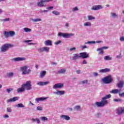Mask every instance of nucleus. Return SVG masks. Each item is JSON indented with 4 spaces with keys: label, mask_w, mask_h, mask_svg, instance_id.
<instances>
[{
    "label": "nucleus",
    "mask_w": 124,
    "mask_h": 124,
    "mask_svg": "<svg viewBox=\"0 0 124 124\" xmlns=\"http://www.w3.org/2000/svg\"><path fill=\"white\" fill-rule=\"evenodd\" d=\"M111 97V94H108L106 95L105 97L102 98L101 102H96L93 105V106L94 108L96 107H103L105 105L108 104V101L107 99H109Z\"/></svg>",
    "instance_id": "1"
},
{
    "label": "nucleus",
    "mask_w": 124,
    "mask_h": 124,
    "mask_svg": "<svg viewBox=\"0 0 124 124\" xmlns=\"http://www.w3.org/2000/svg\"><path fill=\"white\" fill-rule=\"evenodd\" d=\"M104 84H111L113 82V78L111 75L104 77L101 79Z\"/></svg>",
    "instance_id": "2"
},
{
    "label": "nucleus",
    "mask_w": 124,
    "mask_h": 124,
    "mask_svg": "<svg viewBox=\"0 0 124 124\" xmlns=\"http://www.w3.org/2000/svg\"><path fill=\"white\" fill-rule=\"evenodd\" d=\"M21 70H22V75H28L31 72V69H28V66L25 65L23 66V67H20Z\"/></svg>",
    "instance_id": "3"
},
{
    "label": "nucleus",
    "mask_w": 124,
    "mask_h": 124,
    "mask_svg": "<svg viewBox=\"0 0 124 124\" xmlns=\"http://www.w3.org/2000/svg\"><path fill=\"white\" fill-rule=\"evenodd\" d=\"M14 46L13 45H11L10 44H5L1 46V52H6V51H7L9 48H12V47H14Z\"/></svg>",
    "instance_id": "4"
},
{
    "label": "nucleus",
    "mask_w": 124,
    "mask_h": 124,
    "mask_svg": "<svg viewBox=\"0 0 124 124\" xmlns=\"http://www.w3.org/2000/svg\"><path fill=\"white\" fill-rule=\"evenodd\" d=\"M73 35H74L73 33H62V32H60L58 34V36H62L64 38H69L70 36H73Z\"/></svg>",
    "instance_id": "5"
},
{
    "label": "nucleus",
    "mask_w": 124,
    "mask_h": 124,
    "mask_svg": "<svg viewBox=\"0 0 124 124\" xmlns=\"http://www.w3.org/2000/svg\"><path fill=\"white\" fill-rule=\"evenodd\" d=\"M53 0H41V1L37 3V6L40 7H42L45 6L47 4L46 2H49V1H52Z\"/></svg>",
    "instance_id": "6"
},
{
    "label": "nucleus",
    "mask_w": 124,
    "mask_h": 124,
    "mask_svg": "<svg viewBox=\"0 0 124 124\" xmlns=\"http://www.w3.org/2000/svg\"><path fill=\"white\" fill-rule=\"evenodd\" d=\"M31 81H27L25 84H23L22 86L25 90H27V91H30L31 90Z\"/></svg>",
    "instance_id": "7"
},
{
    "label": "nucleus",
    "mask_w": 124,
    "mask_h": 124,
    "mask_svg": "<svg viewBox=\"0 0 124 124\" xmlns=\"http://www.w3.org/2000/svg\"><path fill=\"white\" fill-rule=\"evenodd\" d=\"M109 48L108 46H103L101 48H97L96 51L98 52V55H103L104 54V50H107Z\"/></svg>",
    "instance_id": "8"
},
{
    "label": "nucleus",
    "mask_w": 124,
    "mask_h": 124,
    "mask_svg": "<svg viewBox=\"0 0 124 124\" xmlns=\"http://www.w3.org/2000/svg\"><path fill=\"white\" fill-rule=\"evenodd\" d=\"M50 50V48L48 46L46 47H41L38 49V52L40 53H42L43 52H46V53H48Z\"/></svg>",
    "instance_id": "9"
},
{
    "label": "nucleus",
    "mask_w": 124,
    "mask_h": 124,
    "mask_svg": "<svg viewBox=\"0 0 124 124\" xmlns=\"http://www.w3.org/2000/svg\"><path fill=\"white\" fill-rule=\"evenodd\" d=\"M81 59L80 56V53H74L72 58V61H77Z\"/></svg>",
    "instance_id": "10"
},
{
    "label": "nucleus",
    "mask_w": 124,
    "mask_h": 124,
    "mask_svg": "<svg viewBox=\"0 0 124 124\" xmlns=\"http://www.w3.org/2000/svg\"><path fill=\"white\" fill-rule=\"evenodd\" d=\"M63 87V85L61 83H56L53 86L52 88L54 90L57 89H61V88Z\"/></svg>",
    "instance_id": "11"
},
{
    "label": "nucleus",
    "mask_w": 124,
    "mask_h": 124,
    "mask_svg": "<svg viewBox=\"0 0 124 124\" xmlns=\"http://www.w3.org/2000/svg\"><path fill=\"white\" fill-rule=\"evenodd\" d=\"M25 58L23 57H16L11 60L12 62H21L22 61H25Z\"/></svg>",
    "instance_id": "12"
},
{
    "label": "nucleus",
    "mask_w": 124,
    "mask_h": 124,
    "mask_svg": "<svg viewBox=\"0 0 124 124\" xmlns=\"http://www.w3.org/2000/svg\"><path fill=\"white\" fill-rule=\"evenodd\" d=\"M124 107L118 108L117 109V114L121 115H122V114H124Z\"/></svg>",
    "instance_id": "13"
},
{
    "label": "nucleus",
    "mask_w": 124,
    "mask_h": 124,
    "mask_svg": "<svg viewBox=\"0 0 124 124\" xmlns=\"http://www.w3.org/2000/svg\"><path fill=\"white\" fill-rule=\"evenodd\" d=\"M103 9V7L101 5H94L93 6L92 10H99L100 9Z\"/></svg>",
    "instance_id": "14"
},
{
    "label": "nucleus",
    "mask_w": 124,
    "mask_h": 124,
    "mask_svg": "<svg viewBox=\"0 0 124 124\" xmlns=\"http://www.w3.org/2000/svg\"><path fill=\"white\" fill-rule=\"evenodd\" d=\"M79 55L80 58H82V59H87L89 58V54H87V52H81L79 53Z\"/></svg>",
    "instance_id": "15"
},
{
    "label": "nucleus",
    "mask_w": 124,
    "mask_h": 124,
    "mask_svg": "<svg viewBox=\"0 0 124 124\" xmlns=\"http://www.w3.org/2000/svg\"><path fill=\"white\" fill-rule=\"evenodd\" d=\"M18 99H19V97H14L13 98L7 100L6 102L8 103L10 102H15V101H17Z\"/></svg>",
    "instance_id": "16"
},
{
    "label": "nucleus",
    "mask_w": 124,
    "mask_h": 124,
    "mask_svg": "<svg viewBox=\"0 0 124 124\" xmlns=\"http://www.w3.org/2000/svg\"><path fill=\"white\" fill-rule=\"evenodd\" d=\"M46 99H48V97H39L35 99L36 102L38 103L39 101H44V100H46Z\"/></svg>",
    "instance_id": "17"
},
{
    "label": "nucleus",
    "mask_w": 124,
    "mask_h": 124,
    "mask_svg": "<svg viewBox=\"0 0 124 124\" xmlns=\"http://www.w3.org/2000/svg\"><path fill=\"white\" fill-rule=\"evenodd\" d=\"M48 84H50V81H45V82H37V85H38V86H45L46 85H48Z\"/></svg>",
    "instance_id": "18"
},
{
    "label": "nucleus",
    "mask_w": 124,
    "mask_h": 124,
    "mask_svg": "<svg viewBox=\"0 0 124 124\" xmlns=\"http://www.w3.org/2000/svg\"><path fill=\"white\" fill-rule=\"evenodd\" d=\"M99 71L100 73H107V72H110V71H111V69L106 68L105 69H102Z\"/></svg>",
    "instance_id": "19"
},
{
    "label": "nucleus",
    "mask_w": 124,
    "mask_h": 124,
    "mask_svg": "<svg viewBox=\"0 0 124 124\" xmlns=\"http://www.w3.org/2000/svg\"><path fill=\"white\" fill-rule=\"evenodd\" d=\"M103 42L102 41H88L87 42H85V44H95V43H102Z\"/></svg>",
    "instance_id": "20"
},
{
    "label": "nucleus",
    "mask_w": 124,
    "mask_h": 124,
    "mask_svg": "<svg viewBox=\"0 0 124 124\" xmlns=\"http://www.w3.org/2000/svg\"><path fill=\"white\" fill-rule=\"evenodd\" d=\"M53 93H54V94H57V95H62L65 93V92L64 91H58L56 92H54Z\"/></svg>",
    "instance_id": "21"
},
{
    "label": "nucleus",
    "mask_w": 124,
    "mask_h": 124,
    "mask_svg": "<svg viewBox=\"0 0 124 124\" xmlns=\"http://www.w3.org/2000/svg\"><path fill=\"white\" fill-rule=\"evenodd\" d=\"M60 117L61 119H62V120H65V121H69V120H70V117L65 115H61Z\"/></svg>",
    "instance_id": "22"
},
{
    "label": "nucleus",
    "mask_w": 124,
    "mask_h": 124,
    "mask_svg": "<svg viewBox=\"0 0 124 124\" xmlns=\"http://www.w3.org/2000/svg\"><path fill=\"white\" fill-rule=\"evenodd\" d=\"M45 45H46V46H52V41L50 40L45 41Z\"/></svg>",
    "instance_id": "23"
},
{
    "label": "nucleus",
    "mask_w": 124,
    "mask_h": 124,
    "mask_svg": "<svg viewBox=\"0 0 124 124\" xmlns=\"http://www.w3.org/2000/svg\"><path fill=\"white\" fill-rule=\"evenodd\" d=\"M66 72V69L65 68L61 69L60 70L58 71V74H64Z\"/></svg>",
    "instance_id": "24"
},
{
    "label": "nucleus",
    "mask_w": 124,
    "mask_h": 124,
    "mask_svg": "<svg viewBox=\"0 0 124 124\" xmlns=\"http://www.w3.org/2000/svg\"><path fill=\"white\" fill-rule=\"evenodd\" d=\"M124 81H120L119 83H117V87L120 89H122L124 87Z\"/></svg>",
    "instance_id": "25"
},
{
    "label": "nucleus",
    "mask_w": 124,
    "mask_h": 124,
    "mask_svg": "<svg viewBox=\"0 0 124 124\" xmlns=\"http://www.w3.org/2000/svg\"><path fill=\"white\" fill-rule=\"evenodd\" d=\"M46 75V71H43L40 73L39 77L40 78H43Z\"/></svg>",
    "instance_id": "26"
},
{
    "label": "nucleus",
    "mask_w": 124,
    "mask_h": 124,
    "mask_svg": "<svg viewBox=\"0 0 124 124\" xmlns=\"http://www.w3.org/2000/svg\"><path fill=\"white\" fill-rule=\"evenodd\" d=\"M15 107H17V108H25V105L22 103H19L16 105H15Z\"/></svg>",
    "instance_id": "27"
},
{
    "label": "nucleus",
    "mask_w": 124,
    "mask_h": 124,
    "mask_svg": "<svg viewBox=\"0 0 124 124\" xmlns=\"http://www.w3.org/2000/svg\"><path fill=\"white\" fill-rule=\"evenodd\" d=\"M25 90V88L23 87V85H22L21 88L17 89L16 92H17V93H23V92H24Z\"/></svg>",
    "instance_id": "28"
},
{
    "label": "nucleus",
    "mask_w": 124,
    "mask_h": 124,
    "mask_svg": "<svg viewBox=\"0 0 124 124\" xmlns=\"http://www.w3.org/2000/svg\"><path fill=\"white\" fill-rule=\"evenodd\" d=\"M31 121L32 122V123H37V124H40V121L38 118H32L31 119Z\"/></svg>",
    "instance_id": "29"
},
{
    "label": "nucleus",
    "mask_w": 124,
    "mask_h": 124,
    "mask_svg": "<svg viewBox=\"0 0 124 124\" xmlns=\"http://www.w3.org/2000/svg\"><path fill=\"white\" fill-rule=\"evenodd\" d=\"M110 93L116 94L118 93H121V90H119L118 89H114L112 91H110Z\"/></svg>",
    "instance_id": "30"
},
{
    "label": "nucleus",
    "mask_w": 124,
    "mask_h": 124,
    "mask_svg": "<svg viewBox=\"0 0 124 124\" xmlns=\"http://www.w3.org/2000/svg\"><path fill=\"white\" fill-rule=\"evenodd\" d=\"M31 21H32V22H33L34 23H36V22H40L41 21H42V19L41 18H31Z\"/></svg>",
    "instance_id": "31"
},
{
    "label": "nucleus",
    "mask_w": 124,
    "mask_h": 124,
    "mask_svg": "<svg viewBox=\"0 0 124 124\" xmlns=\"http://www.w3.org/2000/svg\"><path fill=\"white\" fill-rule=\"evenodd\" d=\"M84 27H91L92 26V23L90 22H87L86 23H84L83 24Z\"/></svg>",
    "instance_id": "32"
},
{
    "label": "nucleus",
    "mask_w": 124,
    "mask_h": 124,
    "mask_svg": "<svg viewBox=\"0 0 124 124\" xmlns=\"http://www.w3.org/2000/svg\"><path fill=\"white\" fill-rule=\"evenodd\" d=\"M105 61H111L112 60V57H110V56H106L104 58Z\"/></svg>",
    "instance_id": "33"
},
{
    "label": "nucleus",
    "mask_w": 124,
    "mask_h": 124,
    "mask_svg": "<svg viewBox=\"0 0 124 124\" xmlns=\"http://www.w3.org/2000/svg\"><path fill=\"white\" fill-rule=\"evenodd\" d=\"M24 30L25 32H31V29L28 28H24Z\"/></svg>",
    "instance_id": "34"
},
{
    "label": "nucleus",
    "mask_w": 124,
    "mask_h": 124,
    "mask_svg": "<svg viewBox=\"0 0 124 124\" xmlns=\"http://www.w3.org/2000/svg\"><path fill=\"white\" fill-rule=\"evenodd\" d=\"M110 15L112 18H118V15H116L115 13H110Z\"/></svg>",
    "instance_id": "35"
},
{
    "label": "nucleus",
    "mask_w": 124,
    "mask_h": 124,
    "mask_svg": "<svg viewBox=\"0 0 124 124\" xmlns=\"http://www.w3.org/2000/svg\"><path fill=\"white\" fill-rule=\"evenodd\" d=\"M41 121H43L44 122H47L48 121V118L45 116H43L40 118Z\"/></svg>",
    "instance_id": "36"
},
{
    "label": "nucleus",
    "mask_w": 124,
    "mask_h": 124,
    "mask_svg": "<svg viewBox=\"0 0 124 124\" xmlns=\"http://www.w3.org/2000/svg\"><path fill=\"white\" fill-rule=\"evenodd\" d=\"M80 108H81V107L80 106H76L75 107H74V110L75 111V110H77V111H79Z\"/></svg>",
    "instance_id": "37"
},
{
    "label": "nucleus",
    "mask_w": 124,
    "mask_h": 124,
    "mask_svg": "<svg viewBox=\"0 0 124 124\" xmlns=\"http://www.w3.org/2000/svg\"><path fill=\"white\" fill-rule=\"evenodd\" d=\"M88 20L89 21H91L92 20H94L95 17L94 16H88Z\"/></svg>",
    "instance_id": "38"
},
{
    "label": "nucleus",
    "mask_w": 124,
    "mask_h": 124,
    "mask_svg": "<svg viewBox=\"0 0 124 124\" xmlns=\"http://www.w3.org/2000/svg\"><path fill=\"white\" fill-rule=\"evenodd\" d=\"M4 35L5 37H9V35H9V32L6 31H4Z\"/></svg>",
    "instance_id": "39"
},
{
    "label": "nucleus",
    "mask_w": 124,
    "mask_h": 124,
    "mask_svg": "<svg viewBox=\"0 0 124 124\" xmlns=\"http://www.w3.org/2000/svg\"><path fill=\"white\" fill-rule=\"evenodd\" d=\"M52 14H54V15H57L58 16H59L60 14V12H59L58 11H52Z\"/></svg>",
    "instance_id": "40"
},
{
    "label": "nucleus",
    "mask_w": 124,
    "mask_h": 124,
    "mask_svg": "<svg viewBox=\"0 0 124 124\" xmlns=\"http://www.w3.org/2000/svg\"><path fill=\"white\" fill-rule=\"evenodd\" d=\"M9 32L10 36H14L15 35V32L14 31H10Z\"/></svg>",
    "instance_id": "41"
},
{
    "label": "nucleus",
    "mask_w": 124,
    "mask_h": 124,
    "mask_svg": "<svg viewBox=\"0 0 124 124\" xmlns=\"http://www.w3.org/2000/svg\"><path fill=\"white\" fill-rule=\"evenodd\" d=\"M14 73L13 72L8 73L7 77H13Z\"/></svg>",
    "instance_id": "42"
},
{
    "label": "nucleus",
    "mask_w": 124,
    "mask_h": 124,
    "mask_svg": "<svg viewBox=\"0 0 124 124\" xmlns=\"http://www.w3.org/2000/svg\"><path fill=\"white\" fill-rule=\"evenodd\" d=\"M9 21H10V18H9L1 19V22H9Z\"/></svg>",
    "instance_id": "43"
},
{
    "label": "nucleus",
    "mask_w": 124,
    "mask_h": 124,
    "mask_svg": "<svg viewBox=\"0 0 124 124\" xmlns=\"http://www.w3.org/2000/svg\"><path fill=\"white\" fill-rule=\"evenodd\" d=\"M113 101H114L115 102H122V101H123V100H122L121 99H114L113 100Z\"/></svg>",
    "instance_id": "44"
},
{
    "label": "nucleus",
    "mask_w": 124,
    "mask_h": 124,
    "mask_svg": "<svg viewBox=\"0 0 124 124\" xmlns=\"http://www.w3.org/2000/svg\"><path fill=\"white\" fill-rule=\"evenodd\" d=\"M7 112L8 113H11V112H12V109H11V108H7Z\"/></svg>",
    "instance_id": "45"
},
{
    "label": "nucleus",
    "mask_w": 124,
    "mask_h": 124,
    "mask_svg": "<svg viewBox=\"0 0 124 124\" xmlns=\"http://www.w3.org/2000/svg\"><path fill=\"white\" fill-rule=\"evenodd\" d=\"M78 10H79V9H78V7L76 6L73 8L72 11L73 12H74L75 11H78Z\"/></svg>",
    "instance_id": "46"
},
{
    "label": "nucleus",
    "mask_w": 124,
    "mask_h": 124,
    "mask_svg": "<svg viewBox=\"0 0 124 124\" xmlns=\"http://www.w3.org/2000/svg\"><path fill=\"white\" fill-rule=\"evenodd\" d=\"M81 84H88V80H82L81 81Z\"/></svg>",
    "instance_id": "47"
},
{
    "label": "nucleus",
    "mask_w": 124,
    "mask_h": 124,
    "mask_svg": "<svg viewBox=\"0 0 124 124\" xmlns=\"http://www.w3.org/2000/svg\"><path fill=\"white\" fill-rule=\"evenodd\" d=\"M80 47L81 49H82V50H84V49H86L87 48H88V46H81Z\"/></svg>",
    "instance_id": "48"
},
{
    "label": "nucleus",
    "mask_w": 124,
    "mask_h": 124,
    "mask_svg": "<svg viewBox=\"0 0 124 124\" xmlns=\"http://www.w3.org/2000/svg\"><path fill=\"white\" fill-rule=\"evenodd\" d=\"M60 43H62V41H59L58 42H55L54 44L55 45H59V44H60Z\"/></svg>",
    "instance_id": "49"
},
{
    "label": "nucleus",
    "mask_w": 124,
    "mask_h": 124,
    "mask_svg": "<svg viewBox=\"0 0 124 124\" xmlns=\"http://www.w3.org/2000/svg\"><path fill=\"white\" fill-rule=\"evenodd\" d=\"M37 110L38 111H42V108L41 107H37Z\"/></svg>",
    "instance_id": "50"
},
{
    "label": "nucleus",
    "mask_w": 124,
    "mask_h": 124,
    "mask_svg": "<svg viewBox=\"0 0 124 124\" xmlns=\"http://www.w3.org/2000/svg\"><path fill=\"white\" fill-rule=\"evenodd\" d=\"M100 116H101V113H97V114L95 115V117H96V118H99V117H100Z\"/></svg>",
    "instance_id": "51"
},
{
    "label": "nucleus",
    "mask_w": 124,
    "mask_h": 124,
    "mask_svg": "<svg viewBox=\"0 0 124 124\" xmlns=\"http://www.w3.org/2000/svg\"><path fill=\"white\" fill-rule=\"evenodd\" d=\"M76 50V47H72L69 49V51H75Z\"/></svg>",
    "instance_id": "52"
},
{
    "label": "nucleus",
    "mask_w": 124,
    "mask_h": 124,
    "mask_svg": "<svg viewBox=\"0 0 124 124\" xmlns=\"http://www.w3.org/2000/svg\"><path fill=\"white\" fill-rule=\"evenodd\" d=\"M31 40H25L24 41L25 43H29V42H31Z\"/></svg>",
    "instance_id": "53"
},
{
    "label": "nucleus",
    "mask_w": 124,
    "mask_h": 124,
    "mask_svg": "<svg viewBox=\"0 0 124 124\" xmlns=\"http://www.w3.org/2000/svg\"><path fill=\"white\" fill-rule=\"evenodd\" d=\"M93 76H94V77H96L97 76H98V73H96V72H94L93 73Z\"/></svg>",
    "instance_id": "54"
},
{
    "label": "nucleus",
    "mask_w": 124,
    "mask_h": 124,
    "mask_svg": "<svg viewBox=\"0 0 124 124\" xmlns=\"http://www.w3.org/2000/svg\"><path fill=\"white\" fill-rule=\"evenodd\" d=\"M7 93H9L11 91H13L12 89H7L6 90Z\"/></svg>",
    "instance_id": "55"
},
{
    "label": "nucleus",
    "mask_w": 124,
    "mask_h": 124,
    "mask_svg": "<svg viewBox=\"0 0 124 124\" xmlns=\"http://www.w3.org/2000/svg\"><path fill=\"white\" fill-rule=\"evenodd\" d=\"M54 8V7L53 6H50L46 8V9H48V10H50V9H53Z\"/></svg>",
    "instance_id": "56"
},
{
    "label": "nucleus",
    "mask_w": 124,
    "mask_h": 124,
    "mask_svg": "<svg viewBox=\"0 0 124 124\" xmlns=\"http://www.w3.org/2000/svg\"><path fill=\"white\" fill-rule=\"evenodd\" d=\"M3 118H4L5 119H7V118H9V116L7 114H6L3 116Z\"/></svg>",
    "instance_id": "57"
},
{
    "label": "nucleus",
    "mask_w": 124,
    "mask_h": 124,
    "mask_svg": "<svg viewBox=\"0 0 124 124\" xmlns=\"http://www.w3.org/2000/svg\"><path fill=\"white\" fill-rule=\"evenodd\" d=\"M76 72L77 73V74H80L81 73V70H78Z\"/></svg>",
    "instance_id": "58"
},
{
    "label": "nucleus",
    "mask_w": 124,
    "mask_h": 124,
    "mask_svg": "<svg viewBox=\"0 0 124 124\" xmlns=\"http://www.w3.org/2000/svg\"><path fill=\"white\" fill-rule=\"evenodd\" d=\"M82 63L83 64H87L88 63V62H87L86 60H84L83 61Z\"/></svg>",
    "instance_id": "59"
},
{
    "label": "nucleus",
    "mask_w": 124,
    "mask_h": 124,
    "mask_svg": "<svg viewBox=\"0 0 124 124\" xmlns=\"http://www.w3.org/2000/svg\"><path fill=\"white\" fill-rule=\"evenodd\" d=\"M120 41H122V42L124 41V37H120Z\"/></svg>",
    "instance_id": "60"
},
{
    "label": "nucleus",
    "mask_w": 124,
    "mask_h": 124,
    "mask_svg": "<svg viewBox=\"0 0 124 124\" xmlns=\"http://www.w3.org/2000/svg\"><path fill=\"white\" fill-rule=\"evenodd\" d=\"M116 58L117 59H122V56L121 55V54L117 56Z\"/></svg>",
    "instance_id": "61"
},
{
    "label": "nucleus",
    "mask_w": 124,
    "mask_h": 124,
    "mask_svg": "<svg viewBox=\"0 0 124 124\" xmlns=\"http://www.w3.org/2000/svg\"><path fill=\"white\" fill-rule=\"evenodd\" d=\"M68 109L69 110V111H70L71 112L73 110V108H68Z\"/></svg>",
    "instance_id": "62"
},
{
    "label": "nucleus",
    "mask_w": 124,
    "mask_h": 124,
    "mask_svg": "<svg viewBox=\"0 0 124 124\" xmlns=\"http://www.w3.org/2000/svg\"><path fill=\"white\" fill-rule=\"evenodd\" d=\"M120 96H124V92L122 93H119Z\"/></svg>",
    "instance_id": "63"
},
{
    "label": "nucleus",
    "mask_w": 124,
    "mask_h": 124,
    "mask_svg": "<svg viewBox=\"0 0 124 124\" xmlns=\"http://www.w3.org/2000/svg\"><path fill=\"white\" fill-rule=\"evenodd\" d=\"M35 44L33 43H29L28 45H34Z\"/></svg>",
    "instance_id": "64"
}]
</instances>
